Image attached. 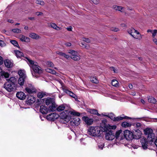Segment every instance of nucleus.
<instances>
[{"instance_id":"nucleus-49","label":"nucleus","mask_w":157,"mask_h":157,"mask_svg":"<svg viewBox=\"0 0 157 157\" xmlns=\"http://www.w3.org/2000/svg\"><path fill=\"white\" fill-rule=\"evenodd\" d=\"M85 43H84V44L83 43H81L80 46H82L84 45L85 48L86 49H88L89 48V46L88 45H85Z\"/></svg>"},{"instance_id":"nucleus-13","label":"nucleus","mask_w":157,"mask_h":157,"mask_svg":"<svg viewBox=\"0 0 157 157\" xmlns=\"http://www.w3.org/2000/svg\"><path fill=\"white\" fill-rule=\"evenodd\" d=\"M80 119L77 117H76L70 121V124L72 126H78L79 123Z\"/></svg>"},{"instance_id":"nucleus-63","label":"nucleus","mask_w":157,"mask_h":157,"mask_svg":"<svg viewBox=\"0 0 157 157\" xmlns=\"http://www.w3.org/2000/svg\"><path fill=\"white\" fill-rule=\"evenodd\" d=\"M141 101L143 104H144L145 103V101L143 99L141 100Z\"/></svg>"},{"instance_id":"nucleus-19","label":"nucleus","mask_w":157,"mask_h":157,"mask_svg":"<svg viewBox=\"0 0 157 157\" xmlns=\"http://www.w3.org/2000/svg\"><path fill=\"white\" fill-rule=\"evenodd\" d=\"M16 97L20 99L24 100L26 98V95L22 92H18L16 94Z\"/></svg>"},{"instance_id":"nucleus-40","label":"nucleus","mask_w":157,"mask_h":157,"mask_svg":"<svg viewBox=\"0 0 157 157\" xmlns=\"http://www.w3.org/2000/svg\"><path fill=\"white\" fill-rule=\"evenodd\" d=\"M2 74V75H1L2 77H4L6 78H8L9 76V74L3 71Z\"/></svg>"},{"instance_id":"nucleus-57","label":"nucleus","mask_w":157,"mask_h":157,"mask_svg":"<svg viewBox=\"0 0 157 157\" xmlns=\"http://www.w3.org/2000/svg\"><path fill=\"white\" fill-rule=\"evenodd\" d=\"M72 27L71 26H70L69 27H67V30L68 31H71L72 30Z\"/></svg>"},{"instance_id":"nucleus-9","label":"nucleus","mask_w":157,"mask_h":157,"mask_svg":"<svg viewBox=\"0 0 157 157\" xmlns=\"http://www.w3.org/2000/svg\"><path fill=\"white\" fill-rule=\"evenodd\" d=\"M123 135L124 138L127 140H130L133 139L132 132L128 130H125L124 132Z\"/></svg>"},{"instance_id":"nucleus-47","label":"nucleus","mask_w":157,"mask_h":157,"mask_svg":"<svg viewBox=\"0 0 157 157\" xmlns=\"http://www.w3.org/2000/svg\"><path fill=\"white\" fill-rule=\"evenodd\" d=\"M57 53L60 56H63L64 57L65 55V53H63V52H57Z\"/></svg>"},{"instance_id":"nucleus-32","label":"nucleus","mask_w":157,"mask_h":157,"mask_svg":"<svg viewBox=\"0 0 157 157\" xmlns=\"http://www.w3.org/2000/svg\"><path fill=\"white\" fill-rule=\"evenodd\" d=\"M148 100L149 102L155 104L156 102V100L154 97L151 96H149Z\"/></svg>"},{"instance_id":"nucleus-7","label":"nucleus","mask_w":157,"mask_h":157,"mask_svg":"<svg viewBox=\"0 0 157 157\" xmlns=\"http://www.w3.org/2000/svg\"><path fill=\"white\" fill-rule=\"evenodd\" d=\"M18 73L20 76L18 80V83L21 86H23L26 78V75L24 71L21 70H19Z\"/></svg>"},{"instance_id":"nucleus-26","label":"nucleus","mask_w":157,"mask_h":157,"mask_svg":"<svg viewBox=\"0 0 157 157\" xmlns=\"http://www.w3.org/2000/svg\"><path fill=\"white\" fill-rule=\"evenodd\" d=\"M20 40L22 41H24L26 42H30V39L24 35L21 36L20 38Z\"/></svg>"},{"instance_id":"nucleus-29","label":"nucleus","mask_w":157,"mask_h":157,"mask_svg":"<svg viewBox=\"0 0 157 157\" xmlns=\"http://www.w3.org/2000/svg\"><path fill=\"white\" fill-rule=\"evenodd\" d=\"M90 112L92 114L96 115L98 116H101V115L98 113V110L96 109H90Z\"/></svg>"},{"instance_id":"nucleus-22","label":"nucleus","mask_w":157,"mask_h":157,"mask_svg":"<svg viewBox=\"0 0 157 157\" xmlns=\"http://www.w3.org/2000/svg\"><path fill=\"white\" fill-rule=\"evenodd\" d=\"M55 101L54 99L48 97L45 100V104L48 105L53 104V103H55Z\"/></svg>"},{"instance_id":"nucleus-27","label":"nucleus","mask_w":157,"mask_h":157,"mask_svg":"<svg viewBox=\"0 0 157 157\" xmlns=\"http://www.w3.org/2000/svg\"><path fill=\"white\" fill-rule=\"evenodd\" d=\"M65 108V104H63L57 107V111L58 112H60L63 110Z\"/></svg>"},{"instance_id":"nucleus-44","label":"nucleus","mask_w":157,"mask_h":157,"mask_svg":"<svg viewBox=\"0 0 157 157\" xmlns=\"http://www.w3.org/2000/svg\"><path fill=\"white\" fill-rule=\"evenodd\" d=\"M134 125L137 129H139L141 127V124L140 123H137L136 124H134Z\"/></svg>"},{"instance_id":"nucleus-15","label":"nucleus","mask_w":157,"mask_h":157,"mask_svg":"<svg viewBox=\"0 0 157 157\" xmlns=\"http://www.w3.org/2000/svg\"><path fill=\"white\" fill-rule=\"evenodd\" d=\"M82 119L85 122L86 124L89 125L92 124L94 121L93 119L90 118L88 117L84 116L82 117Z\"/></svg>"},{"instance_id":"nucleus-8","label":"nucleus","mask_w":157,"mask_h":157,"mask_svg":"<svg viewBox=\"0 0 157 157\" xmlns=\"http://www.w3.org/2000/svg\"><path fill=\"white\" fill-rule=\"evenodd\" d=\"M68 52L71 54V58L75 61H78L80 58L78 56V52L72 50H70Z\"/></svg>"},{"instance_id":"nucleus-31","label":"nucleus","mask_w":157,"mask_h":157,"mask_svg":"<svg viewBox=\"0 0 157 157\" xmlns=\"http://www.w3.org/2000/svg\"><path fill=\"white\" fill-rule=\"evenodd\" d=\"M15 53L17 57L18 58H21L23 56V53L19 50L15 51Z\"/></svg>"},{"instance_id":"nucleus-52","label":"nucleus","mask_w":157,"mask_h":157,"mask_svg":"<svg viewBox=\"0 0 157 157\" xmlns=\"http://www.w3.org/2000/svg\"><path fill=\"white\" fill-rule=\"evenodd\" d=\"M5 45L4 42L3 41L0 40V46L2 47Z\"/></svg>"},{"instance_id":"nucleus-17","label":"nucleus","mask_w":157,"mask_h":157,"mask_svg":"<svg viewBox=\"0 0 157 157\" xmlns=\"http://www.w3.org/2000/svg\"><path fill=\"white\" fill-rule=\"evenodd\" d=\"M49 109L45 105H41L40 106V111L43 114H46L48 113Z\"/></svg>"},{"instance_id":"nucleus-54","label":"nucleus","mask_w":157,"mask_h":157,"mask_svg":"<svg viewBox=\"0 0 157 157\" xmlns=\"http://www.w3.org/2000/svg\"><path fill=\"white\" fill-rule=\"evenodd\" d=\"M36 14L37 16H41L43 15V13L42 12H37L36 13Z\"/></svg>"},{"instance_id":"nucleus-1","label":"nucleus","mask_w":157,"mask_h":157,"mask_svg":"<svg viewBox=\"0 0 157 157\" xmlns=\"http://www.w3.org/2000/svg\"><path fill=\"white\" fill-rule=\"evenodd\" d=\"M107 122L106 123L103 122L101 124L103 128H104L103 132L105 133V139L107 140H112L115 138L114 133H113L112 130H115L117 128L116 125H111L107 124Z\"/></svg>"},{"instance_id":"nucleus-25","label":"nucleus","mask_w":157,"mask_h":157,"mask_svg":"<svg viewBox=\"0 0 157 157\" xmlns=\"http://www.w3.org/2000/svg\"><path fill=\"white\" fill-rule=\"evenodd\" d=\"M57 105L55 102V103H53V104L51 105L49 107V111H54L57 110Z\"/></svg>"},{"instance_id":"nucleus-23","label":"nucleus","mask_w":157,"mask_h":157,"mask_svg":"<svg viewBox=\"0 0 157 157\" xmlns=\"http://www.w3.org/2000/svg\"><path fill=\"white\" fill-rule=\"evenodd\" d=\"M63 90L64 93H66L67 94H69V95L72 98H76V95L74 94L71 91H70L68 90L65 88H63Z\"/></svg>"},{"instance_id":"nucleus-38","label":"nucleus","mask_w":157,"mask_h":157,"mask_svg":"<svg viewBox=\"0 0 157 157\" xmlns=\"http://www.w3.org/2000/svg\"><path fill=\"white\" fill-rule=\"evenodd\" d=\"M50 26L51 27L57 30H59L60 29V28L57 26L55 23H52L51 24Z\"/></svg>"},{"instance_id":"nucleus-18","label":"nucleus","mask_w":157,"mask_h":157,"mask_svg":"<svg viewBox=\"0 0 157 157\" xmlns=\"http://www.w3.org/2000/svg\"><path fill=\"white\" fill-rule=\"evenodd\" d=\"M136 30L134 28H132L131 29H128V33L131 35L133 38L136 39H139V38H141V37L140 36L141 35H140V36L139 37L138 36L136 37L133 33H135Z\"/></svg>"},{"instance_id":"nucleus-60","label":"nucleus","mask_w":157,"mask_h":157,"mask_svg":"<svg viewBox=\"0 0 157 157\" xmlns=\"http://www.w3.org/2000/svg\"><path fill=\"white\" fill-rule=\"evenodd\" d=\"M128 87L130 89H132L133 88L132 85V84H129L128 85Z\"/></svg>"},{"instance_id":"nucleus-4","label":"nucleus","mask_w":157,"mask_h":157,"mask_svg":"<svg viewBox=\"0 0 157 157\" xmlns=\"http://www.w3.org/2000/svg\"><path fill=\"white\" fill-rule=\"evenodd\" d=\"M7 82L4 84V88L8 92L13 91L16 88V83L17 79L15 77H11L9 79H6Z\"/></svg>"},{"instance_id":"nucleus-53","label":"nucleus","mask_w":157,"mask_h":157,"mask_svg":"<svg viewBox=\"0 0 157 157\" xmlns=\"http://www.w3.org/2000/svg\"><path fill=\"white\" fill-rule=\"evenodd\" d=\"M3 60L2 57L0 56V65H2L3 64Z\"/></svg>"},{"instance_id":"nucleus-30","label":"nucleus","mask_w":157,"mask_h":157,"mask_svg":"<svg viewBox=\"0 0 157 157\" xmlns=\"http://www.w3.org/2000/svg\"><path fill=\"white\" fill-rule=\"evenodd\" d=\"M111 85L116 87H117L119 86V83L118 82L116 79H113L112 80L111 83Z\"/></svg>"},{"instance_id":"nucleus-61","label":"nucleus","mask_w":157,"mask_h":157,"mask_svg":"<svg viewBox=\"0 0 157 157\" xmlns=\"http://www.w3.org/2000/svg\"><path fill=\"white\" fill-rule=\"evenodd\" d=\"M3 72V71H2V69H1V68L0 67V75H2V73Z\"/></svg>"},{"instance_id":"nucleus-36","label":"nucleus","mask_w":157,"mask_h":157,"mask_svg":"<svg viewBox=\"0 0 157 157\" xmlns=\"http://www.w3.org/2000/svg\"><path fill=\"white\" fill-rule=\"evenodd\" d=\"M46 71L48 73H51L53 75H56V73L55 70L50 68H47L46 69Z\"/></svg>"},{"instance_id":"nucleus-46","label":"nucleus","mask_w":157,"mask_h":157,"mask_svg":"<svg viewBox=\"0 0 157 157\" xmlns=\"http://www.w3.org/2000/svg\"><path fill=\"white\" fill-rule=\"evenodd\" d=\"M157 33V30L156 29H155L152 30V36L153 37H154L155 36H156Z\"/></svg>"},{"instance_id":"nucleus-12","label":"nucleus","mask_w":157,"mask_h":157,"mask_svg":"<svg viewBox=\"0 0 157 157\" xmlns=\"http://www.w3.org/2000/svg\"><path fill=\"white\" fill-rule=\"evenodd\" d=\"M59 117L58 114L56 113H53L50 114L47 116V118L48 120L54 121L57 119Z\"/></svg>"},{"instance_id":"nucleus-56","label":"nucleus","mask_w":157,"mask_h":157,"mask_svg":"<svg viewBox=\"0 0 157 157\" xmlns=\"http://www.w3.org/2000/svg\"><path fill=\"white\" fill-rule=\"evenodd\" d=\"M64 57L67 59H68L70 58H71V56H68V55H67L65 54V55L64 56Z\"/></svg>"},{"instance_id":"nucleus-14","label":"nucleus","mask_w":157,"mask_h":157,"mask_svg":"<svg viewBox=\"0 0 157 157\" xmlns=\"http://www.w3.org/2000/svg\"><path fill=\"white\" fill-rule=\"evenodd\" d=\"M133 139H139L141 137V132L139 130H135L132 132Z\"/></svg>"},{"instance_id":"nucleus-62","label":"nucleus","mask_w":157,"mask_h":157,"mask_svg":"<svg viewBox=\"0 0 157 157\" xmlns=\"http://www.w3.org/2000/svg\"><path fill=\"white\" fill-rule=\"evenodd\" d=\"M28 19L31 20L35 19V18L34 17H29Z\"/></svg>"},{"instance_id":"nucleus-59","label":"nucleus","mask_w":157,"mask_h":157,"mask_svg":"<svg viewBox=\"0 0 157 157\" xmlns=\"http://www.w3.org/2000/svg\"><path fill=\"white\" fill-rule=\"evenodd\" d=\"M8 22L12 23L13 22V21L12 20L9 19L7 21Z\"/></svg>"},{"instance_id":"nucleus-3","label":"nucleus","mask_w":157,"mask_h":157,"mask_svg":"<svg viewBox=\"0 0 157 157\" xmlns=\"http://www.w3.org/2000/svg\"><path fill=\"white\" fill-rule=\"evenodd\" d=\"M106 123L107 120L105 119H104L101 121L100 123V127L98 126H91L88 129V133L93 136L99 137L102 136L103 133L104 128L102 127L101 124L103 122Z\"/></svg>"},{"instance_id":"nucleus-51","label":"nucleus","mask_w":157,"mask_h":157,"mask_svg":"<svg viewBox=\"0 0 157 157\" xmlns=\"http://www.w3.org/2000/svg\"><path fill=\"white\" fill-rule=\"evenodd\" d=\"M104 144H101V145H98V147L99 149H100L101 150H102L104 147Z\"/></svg>"},{"instance_id":"nucleus-6","label":"nucleus","mask_w":157,"mask_h":157,"mask_svg":"<svg viewBox=\"0 0 157 157\" xmlns=\"http://www.w3.org/2000/svg\"><path fill=\"white\" fill-rule=\"evenodd\" d=\"M69 111L65 110L60 114L59 117L60 118V121L63 124H65L69 121Z\"/></svg>"},{"instance_id":"nucleus-33","label":"nucleus","mask_w":157,"mask_h":157,"mask_svg":"<svg viewBox=\"0 0 157 157\" xmlns=\"http://www.w3.org/2000/svg\"><path fill=\"white\" fill-rule=\"evenodd\" d=\"M90 80L93 83L96 84L98 83V80L95 76L91 77Z\"/></svg>"},{"instance_id":"nucleus-34","label":"nucleus","mask_w":157,"mask_h":157,"mask_svg":"<svg viewBox=\"0 0 157 157\" xmlns=\"http://www.w3.org/2000/svg\"><path fill=\"white\" fill-rule=\"evenodd\" d=\"M69 113L72 115L76 116L77 117L79 116L80 115V113L75 110L72 111H69Z\"/></svg>"},{"instance_id":"nucleus-42","label":"nucleus","mask_w":157,"mask_h":157,"mask_svg":"<svg viewBox=\"0 0 157 157\" xmlns=\"http://www.w3.org/2000/svg\"><path fill=\"white\" fill-rule=\"evenodd\" d=\"M12 31L14 33H19L21 32V30L18 29H12Z\"/></svg>"},{"instance_id":"nucleus-2","label":"nucleus","mask_w":157,"mask_h":157,"mask_svg":"<svg viewBox=\"0 0 157 157\" xmlns=\"http://www.w3.org/2000/svg\"><path fill=\"white\" fill-rule=\"evenodd\" d=\"M144 134L147 136V140L146 138L143 137L141 139L140 142L142 147L144 149L147 148L148 142H153L155 137V134L153 133V130L151 129L146 128L144 130Z\"/></svg>"},{"instance_id":"nucleus-48","label":"nucleus","mask_w":157,"mask_h":157,"mask_svg":"<svg viewBox=\"0 0 157 157\" xmlns=\"http://www.w3.org/2000/svg\"><path fill=\"white\" fill-rule=\"evenodd\" d=\"M83 40L84 41L87 43H89L90 42V40L88 38H83Z\"/></svg>"},{"instance_id":"nucleus-58","label":"nucleus","mask_w":157,"mask_h":157,"mask_svg":"<svg viewBox=\"0 0 157 157\" xmlns=\"http://www.w3.org/2000/svg\"><path fill=\"white\" fill-rule=\"evenodd\" d=\"M153 41L157 45V39L156 38H154L153 39Z\"/></svg>"},{"instance_id":"nucleus-20","label":"nucleus","mask_w":157,"mask_h":157,"mask_svg":"<svg viewBox=\"0 0 157 157\" xmlns=\"http://www.w3.org/2000/svg\"><path fill=\"white\" fill-rule=\"evenodd\" d=\"M27 102L30 104H33L36 100L35 98L33 95H31L28 96L27 98Z\"/></svg>"},{"instance_id":"nucleus-64","label":"nucleus","mask_w":157,"mask_h":157,"mask_svg":"<svg viewBox=\"0 0 157 157\" xmlns=\"http://www.w3.org/2000/svg\"><path fill=\"white\" fill-rule=\"evenodd\" d=\"M155 144L156 146L157 147V139H156V140H155Z\"/></svg>"},{"instance_id":"nucleus-24","label":"nucleus","mask_w":157,"mask_h":157,"mask_svg":"<svg viewBox=\"0 0 157 157\" xmlns=\"http://www.w3.org/2000/svg\"><path fill=\"white\" fill-rule=\"evenodd\" d=\"M4 64L7 68H10L12 67L13 63L9 60L6 59L4 61Z\"/></svg>"},{"instance_id":"nucleus-37","label":"nucleus","mask_w":157,"mask_h":157,"mask_svg":"<svg viewBox=\"0 0 157 157\" xmlns=\"http://www.w3.org/2000/svg\"><path fill=\"white\" fill-rule=\"evenodd\" d=\"M45 95V94L43 92H39L37 94V97L39 98H41L44 97Z\"/></svg>"},{"instance_id":"nucleus-16","label":"nucleus","mask_w":157,"mask_h":157,"mask_svg":"<svg viewBox=\"0 0 157 157\" xmlns=\"http://www.w3.org/2000/svg\"><path fill=\"white\" fill-rule=\"evenodd\" d=\"M122 132V131L121 129L118 130L116 132L115 134H114L115 138L116 140L121 141L123 139L124 137L123 136H122L121 135V137H120V136L121 133Z\"/></svg>"},{"instance_id":"nucleus-39","label":"nucleus","mask_w":157,"mask_h":157,"mask_svg":"<svg viewBox=\"0 0 157 157\" xmlns=\"http://www.w3.org/2000/svg\"><path fill=\"white\" fill-rule=\"evenodd\" d=\"M10 42L14 46L17 47L18 48H19V45L17 42L15 40H10Z\"/></svg>"},{"instance_id":"nucleus-55","label":"nucleus","mask_w":157,"mask_h":157,"mask_svg":"<svg viewBox=\"0 0 157 157\" xmlns=\"http://www.w3.org/2000/svg\"><path fill=\"white\" fill-rule=\"evenodd\" d=\"M65 45H66L67 46L69 47V46H71V44L70 43L68 42V43H65Z\"/></svg>"},{"instance_id":"nucleus-41","label":"nucleus","mask_w":157,"mask_h":157,"mask_svg":"<svg viewBox=\"0 0 157 157\" xmlns=\"http://www.w3.org/2000/svg\"><path fill=\"white\" fill-rule=\"evenodd\" d=\"M25 58L27 60L28 62L29 63V64L30 65H32V66H33V65L35 64V63L36 62H34V61L30 59L29 58L27 57H25Z\"/></svg>"},{"instance_id":"nucleus-11","label":"nucleus","mask_w":157,"mask_h":157,"mask_svg":"<svg viewBox=\"0 0 157 157\" xmlns=\"http://www.w3.org/2000/svg\"><path fill=\"white\" fill-rule=\"evenodd\" d=\"M25 90L29 94L36 93V90L35 88L31 84H28V86L25 88Z\"/></svg>"},{"instance_id":"nucleus-43","label":"nucleus","mask_w":157,"mask_h":157,"mask_svg":"<svg viewBox=\"0 0 157 157\" xmlns=\"http://www.w3.org/2000/svg\"><path fill=\"white\" fill-rule=\"evenodd\" d=\"M46 64L47 65L51 67H53L54 66V64L50 61H48L46 62Z\"/></svg>"},{"instance_id":"nucleus-28","label":"nucleus","mask_w":157,"mask_h":157,"mask_svg":"<svg viewBox=\"0 0 157 157\" xmlns=\"http://www.w3.org/2000/svg\"><path fill=\"white\" fill-rule=\"evenodd\" d=\"M131 125L132 124L130 123L125 121L122 122L121 124V126L124 128H127L130 127Z\"/></svg>"},{"instance_id":"nucleus-5","label":"nucleus","mask_w":157,"mask_h":157,"mask_svg":"<svg viewBox=\"0 0 157 157\" xmlns=\"http://www.w3.org/2000/svg\"><path fill=\"white\" fill-rule=\"evenodd\" d=\"M104 116H106L110 118L111 120L113 121H118L123 119H131L132 118L128 116H125L124 114H122L121 116H119L117 117H115V116L113 113H110L108 115H103Z\"/></svg>"},{"instance_id":"nucleus-35","label":"nucleus","mask_w":157,"mask_h":157,"mask_svg":"<svg viewBox=\"0 0 157 157\" xmlns=\"http://www.w3.org/2000/svg\"><path fill=\"white\" fill-rule=\"evenodd\" d=\"M30 36L33 39H37L39 38V36L36 34L32 33L30 34Z\"/></svg>"},{"instance_id":"nucleus-10","label":"nucleus","mask_w":157,"mask_h":157,"mask_svg":"<svg viewBox=\"0 0 157 157\" xmlns=\"http://www.w3.org/2000/svg\"><path fill=\"white\" fill-rule=\"evenodd\" d=\"M32 68L35 73L38 74H41L43 73L41 68L38 65L37 62H36L35 64L32 66Z\"/></svg>"},{"instance_id":"nucleus-50","label":"nucleus","mask_w":157,"mask_h":157,"mask_svg":"<svg viewBox=\"0 0 157 157\" xmlns=\"http://www.w3.org/2000/svg\"><path fill=\"white\" fill-rule=\"evenodd\" d=\"M111 30L112 31L117 32L119 31V29L117 28H111Z\"/></svg>"},{"instance_id":"nucleus-45","label":"nucleus","mask_w":157,"mask_h":157,"mask_svg":"<svg viewBox=\"0 0 157 157\" xmlns=\"http://www.w3.org/2000/svg\"><path fill=\"white\" fill-rule=\"evenodd\" d=\"M36 3L41 5L43 6L44 5V3L43 1L37 0L36 1Z\"/></svg>"},{"instance_id":"nucleus-21","label":"nucleus","mask_w":157,"mask_h":157,"mask_svg":"<svg viewBox=\"0 0 157 157\" xmlns=\"http://www.w3.org/2000/svg\"><path fill=\"white\" fill-rule=\"evenodd\" d=\"M113 8L116 10L122 13H124L125 14L126 13L124 11V8L123 7L114 5L113 6Z\"/></svg>"}]
</instances>
